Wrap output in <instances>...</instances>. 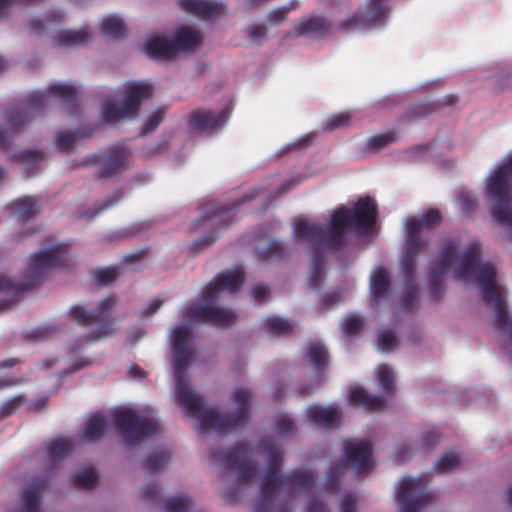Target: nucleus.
I'll use <instances>...</instances> for the list:
<instances>
[{"label":"nucleus","instance_id":"nucleus-1","mask_svg":"<svg viewBox=\"0 0 512 512\" xmlns=\"http://www.w3.org/2000/svg\"><path fill=\"white\" fill-rule=\"evenodd\" d=\"M458 245L451 239H444L437 258L432 264L429 276V293L433 301H439L444 294L443 276L457 264L458 278L473 279L480 288L481 297L494 305L495 326L503 330L507 328L509 345L507 352L512 357V318L509 319L506 308V290L497 284V271L490 262L481 261V245L470 243L459 255Z\"/></svg>","mask_w":512,"mask_h":512},{"label":"nucleus","instance_id":"nucleus-2","mask_svg":"<svg viewBox=\"0 0 512 512\" xmlns=\"http://www.w3.org/2000/svg\"><path fill=\"white\" fill-rule=\"evenodd\" d=\"M192 337L190 328L184 324L175 327L171 334V352L179 405L188 416L197 418L203 430L227 433L246 424L249 420L252 398L249 389L243 387L236 389L232 395L236 410L231 413H220L206 409L202 405L201 398L188 387L185 378L194 357Z\"/></svg>","mask_w":512,"mask_h":512},{"label":"nucleus","instance_id":"nucleus-3","mask_svg":"<svg viewBox=\"0 0 512 512\" xmlns=\"http://www.w3.org/2000/svg\"><path fill=\"white\" fill-rule=\"evenodd\" d=\"M377 205L369 197L359 198L352 207H339L329 219L328 230L324 225L306 219L294 222L293 230L296 238L311 244L312 267L309 275V286L319 289L322 285L325 270L324 258L328 250L340 251L346 246V232L359 230L366 232L375 224Z\"/></svg>","mask_w":512,"mask_h":512},{"label":"nucleus","instance_id":"nucleus-4","mask_svg":"<svg viewBox=\"0 0 512 512\" xmlns=\"http://www.w3.org/2000/svg\"><path fill=\"white\" fill-rule=\"evenodd\" d=\"M78 90L69 84H51L45 92L36 91L15 106L7 107L6 118L0 124V150H8L13 138L20 134L32 117L44 111L49 98L62 100L72 108L75 106Z\"/></svg>","mask_w":512,"mask_h":512},{"label":"nucleus","instance_id":"nucleus-5","mask_svg":"<svg viewBox=\"0 0 512 512\" xmlns=\"http://www.w3.org/2000/svg\"><path fill=\"white\" fill-rule=\"evenodd\" d=\"M245 278V271L242 268H235L225 274H219L204 287L203 299L184 309L183 318L224 327L234 324L237 314L234 311L218 307L216 301L221 291L238 292L243 286Z\"/></svg>","mask_w":512,"mask_h":512},{"label":"nucleus","instance_id":"nucleus-6","mask_svg":"<svg viewBox=\"0 0 512 512\" xmlns=\"http://www.w3.org/2000/svg\"><path fill=\"white\" fill-rule=\"evenodd\" d=\"M269 451L272 453L268 455V458L273 463L263 478L261 492L254 505V512H289L287 505L280 500L281 490L301 491L311 485L313 477L309 471L300 470L280 478L275 450Z\"/></svg>","mask_w":512,"mask_h":512},{"label":"nucleus","instance_id":"nucleus-7","mask_svg":"<svg viewBox=\"0 0 512 512\" xmlns=\"http://www.w3.org/2000/svg\"><path fill=\"white\" fill-rule=\"evenodd\" d=\"M66 261L67 256L61 244L40 250L32 255L21 283L0 276V292L19 295L23 291L32 289L45 279L49 271L64 267Z\"/></svg>","mask_w":512,"mask_h":512},{"label":"nucleus","instance_id":"nucleus-8","mask_svg":"<svg viewBox=\"0 0 512 512\" xmlns=\"http://www.w3.org/2000/svg\"><path fill=\"white\" fill-rule=\"evenodd\" d=\"M118 302L117 296L111 294L105 297L95 310H86L81 305L72 306L68 315L81 326L96 324V329L85 336L86 341L94 342L113 335L115 328L112 322V311Z\"/></svg>","mask_w":512,"mask_h":512},{"label":"nucleus","instance_id":"nucleus-9","mask_svg":"<svg viewBox=\"0 0 512 512\" xmlns=\"http://www.w3.org/2000/svg\"><path fill=\"white\" fill-rule=\"evenodd\" d=\"M202 43L201 34L188 26L178 28L171 39L154 37L146 42L151 58L171 60L180 52L194 51Z\"/></svg>","mask_w":512,"mask_h":512},{"label":"nucleus","instance_id":"nucleus-10","mask_svg":"<svg viewBox=\"0 0 512 512\" xmlns=\"http://www.w3.org/2000/svg\"><path fill=\"white\" fill-rule=\"evenodd\" d=\"M113 424L116 434L128 445L139 444L157 431L153 419L141 416L132 409L115 411Z\"/></svg>","mask_w":512,"mask_h":512},{"label":"nucleus","instance_id":"nucleus-11","mask_svg":"<svg viewBox=\"0 0 512 512\" xmlns=\"http://www.w3.org/2000/svg\"><path fill=\"white\" fill-rule=\"evenodd\" d=\"M132 150L124 145H113L103 152L88 155L82 162L83 166H99L96 177L108 180L119 176L132 166Z\"/></svg>","mask_w":512,"mask_h":512},{"label":"nucleus","instance_id":"nucleus-12","mask_svg":"<svg viewBox=\"0 0 512 512\" xmlns=\"http://www.w3.org/2000/svg\"><path fill=\"white\" fill-rule=\"evenodd\" d=\"M153 86L144 82H132L127 88L125 100L122 103L106 101L103 109V118L106 122L113 123L123 118L137 116L140 104L152 95Z\"/></svg>","mask_w":512,"mask_h":512},{"label":"nucleus","instance_id":"nucleus-13","mask_svg":"<svg viewBox=\"0 0 512 512\" xmlns=\"http://www.w3.org/2000/svg\"><path fill=\"white\" fill-rule=\"evenodd\" d=\"M208 460L212 467L223 473L234 474L239 481H246L258 471L247 450H212Z\"/></svg>","mask_w":512,"mask_h":512},{"label":"nucleus","instance_id":"nucleus-14","mask_svg":"<svg viewBox=\"0 0 512 512\" xmlns=\"http://www.w3.org/2000/svg\"><path fill=\"white\" fill-rule=\"evenodd\" d=\"M140 500L146 505L159 506L164 512H204L188 494L181 493L165 499L157 483H145L138 492Z\"/></svg>","mask_w":512,"mask_h":512},{"label":"nucleus","instance_id":"nucleus-15","mask_svg":"<svg viewBox=\"0 0 512 512\" xmlns=\"http://www.w3.org/2000/svg\"><path fill=\"white\" fill-rule=\"evenodd\" d=\"M390 0H367V9L364 12H357L350 18L341 21L338 29L341 32L349 33L357 30L372 29L383 26L389 15Z\"/></svg>","mask_w":512,"mask_h":512},{"label":"nucleus","instance_id":"nucleus-16","mask_svg":"<svg viewBox=\"0 0 512 512\" xmlns=\"http://www.w3.org/2000/svg\"><path fill=\"white\" fill-rule=\"evenodd\" d=\"M430 494L421 478L403 477L396 484V501L399 512H421Z\"/></svg>","mask_w":512,"mask_h":512},{"label":"nucleus","instance_id":"nucleus-17","mask_svg":"<svg viewBox=\"0 0 512 512\" xmlns=\"http://www.w3.org/2000/svg\"><path fill=\"white\" fill-rule=\"evenodd\" d=\"M421 232L416 230L415 224L406 225L405 252L401 261V273L409 281L416 271V262L419 254L428 247L429 240H424Z\"/></svg>","mask_w":512,"mask_h":512},{"label":"nucleus","instance_id":"nucleus-18","mask_svg":"<svg viewBox=\"0 0 512 512\" xmlns=\"http://www.w3.org/2000/svg\"><path fill=\"white\" fill-rule=\"evenodd\" d=\"M257 193V190L251 191L237 201L232 207L211 205L207 214L196 220V228L212 227L225 228L234 221L236 208L247 201H251Z\"/></svg>","mask_w":512,"mask_h":512},{"label":"nucleus","instance_id":"nucleus-19","mask_svg":"<svg viewBox=\"0 0 512 512\" xmlns=\"http://www.w3.org/2000/svg\"><path fill=\"white\" fill-rule=\"evenodd\" d=\"M227 110H195L191 113L188 126L189 129L197 134L212 133L220 130L229 119Z\"/></svg>","mask_w":512,"mask_h":512},{"label":"nucleus","instance_id":"nucleus-20","mask_svg":"<svg viewBox=\"0 0 512 512\" xmlns=\"http://www.w3.org/2000/svg\"><path fill=\"white\" fill-rule=\"evenodd\" d=\"M333 23L323 16L313 15L303 18L295 26V36H311L315 39H325L332 31Z\"/></svg>","mask_w":512,"mask_h":512},{"label":"nucleus","instance_id":"nucleus-21","mask_svg":"<svg viewBox=\"0 0 512 512\" xmlns=\"http://www.w3.org/2000/svg\"><path fill=\"white\" fill-rule=\"evenodd\" d=\"M306 417L315 426L324 429L338 427L341 422L338 409L332 406L310 405L306 409Z\"/></svg>","mask_w":512,"mask_h":512},{"label":"nucleus","instance_id":"nucleus-22","mask_svg":"<svg viewBox=\"0 0 512 512\" xmlns=\"http://www.w3.org/2000/svg\"><path fill=\"white\" fill-rule=\"evenodd\" d=\"M181 8L195 16L209 19L225 12V5L214 0H180Z\"/></svg>","mask_w":512,"mask_h":512},{"label":"nucleus","instance_id":"nucleus-23","mask_svg":"<svg viewBox=\"0 0 512 512\" xmlns=\"http://www.w3.org/2000/svg\"><path fill=\"white\" fill-rule=\"evenodd\" d=\"M106 430L107 417L101 412H96L85 421L79 437L82 442L94 443L105 436Z\"/></svg>","mask_w":512,"mask_h":512},{"label":"nucleus","instance_id":"nucleus-24","mask_svg":"<svg viewBox=\"0 0 512 512\" xmlns=\"http://www.w3.org/2000/svg\"><path fill=\"white\" fill-rule=\"evenodd\" d=\"M42 489L38 483L24 487L20 493L16 506L17 512H40Z\"/></svg>","mask_w":512,"mask_h":512},{"label":"nucleus","instance_id":"nucleus-25","mask_svg":"<svg viewBox=\"0 0 512 512\" xmlns=\"http://www.w3.org/2000/svg\"><path fill=\"white\" fill-rule=\"evenodd\" d=\"M349 401L355 405L361 406L369 412L380 411L386 405L385 398L378 395H371L362 387H356L350 391Z\"/></svg>","mask_w":512,"mask_h":512},{"label":"nucleus","instance_id":"nucleus-26","mask_svg":"<svg viewBox=\"0 0 512 512\" xmlns=\"http://www.w3.org/2000/svg\"><path fill=\"white\" fill-rule=\"evenodd\" d=\"M390 278L384 267H378L370 277V294L374 303L386 299L390 291Z\"/></svg>","mask_w":512,"mask_h":512},{"label":"nucleus","instance_id":"nucleus-27","mask_svg":"<svg viewBox=\"0 0 512 512\" xmlns=\"http://www.w3.org/2000/svg\"><path fill=\"white\" fill-rule=\"evenodd\" d=\"M12 161L24 166V174L27 177L33 176L39 169L44 160V155L40 150L28 149L12 155Z\"/></svg>","mask_w":512,"mask_h":512},{"label":"nucleus","instance_id":"nucleus-28","mask_svg":"<svg viewBox=\"0 0 512 512\" xmlns=\"http://www.w3.org/2000/svg\"><path fill=\"white\" fill-rule=\"evenodd\" d=\"M308 361L313 366L314 370L321 372L328 367L329 354L323 344L317 341H310L307 351Z\"/></svg>","mask_w":512,"mask_h":512},{"label":"nucleus","instance_id":"nucleus-29","mask_svg":"<svg viewBox=\"0 0 512 512\" xmlns=\"http://www.w3.org/2000/svg\"><path fill=\"white\" fill-rule=\"evenodd\" d=\"M346 459L351 467L357 472L362 473L369 470L374 465L372 450H346Z\"/></svg>","mask_w":512,"mask_h":512},{"label":"nucleus","instance_id":"nucleus-30","mask_svg":"<svg viewBox=\"0 0 512 512\" xmlns=\"http://www.w3.org/2000/svg\"><path fill=\"white\" fill-rule=\"evenodd\" d=\"M91 40L90 31L88 28H81L79 30H62L59 32L56 39L57 46L77 45L83 44Z\"/></svg>","mask_w":512,"mask_h":512},{"label":"nucleus","instance_id":"nucleus-31","mask_svg":"<svg viewBox=\"0 0 512 512\" xmlns=\"http://www.w3.org/2000/svg\"><path fill=\"white\" fill-rule=\"evenodd\" d=\"M100 29L104 36L114 39H122L126 36L124 21L116 15L106 16L101 23Z\"/></svg>","mask_w":512,"mask_h":512},{"label":"nucleus","instance_id":"nucleus-32","mask_svg":"<svg viewBox=\"0 0 512 512\" xmlns=\"http://www.w3.org/2000/svg\"><path fill=\"white\" fill-rule=\"evenodd\" d=\"M285 246L278 240H271L268 244L256 252L259 262L279 261L284 258Z\"/></svg>","mask_w":512,"mask_h":512},{"label":"nucleus","instance_id":"nucleus-33","mask_svg":"<svg viewBox=\"0 0 512 512\" xmlns=\"http://www.w3.org/2000/svg\"><path fill=\"white\" fill-rule=\"evenodd\" d=\"M265 330L274 336L289 335L294 324L288 319L279 316H268L263 322Z\"/></svg>","mask_w":512,"mask_h":512},{"label":"nucleus","instance_id":"nucleus-34","mask_svg":"<svg viewBox=\"0 0 512 512\" xmlns=\"http://www.w3.org/2000/svg\"><path fill=\"white\" fill-rule=\"evenodd\" d=\"M172 455L168 450H153L145 459L143 468L155 472L163 470L171 462Z\"/></svg>","mask_w":512,"mask_h":512},{"label":"nucleus","instance_id":"nucleus-35","mask_svg":"<svg viewBox=\"0 0 512 512\" xmlns=\"http://www.w3.org/2000/svg\"><path fill=\"white\" fill-rule=\"evenodd\" d=\"M72 483L82 489H92L98 483V473L93 467L81 469L71 476Z\"/></svg>","mask_w":512,"mask_h":512},{"label":"nucleus","instance_id":"nucleus-36","mask_svg":"<svg viewBox=\"0 0 512 512\" xmlns=\"http://www.w3.org/2000/svg\"><path fill=\"white\" fill-rule=\"evenodd\" d=\"M403 278L405 281V290L400 298V306L404 310H410L418 303V287L415 280V273H413L412 279L410 281L407 276H403Z\"/></svg>","mask_w":512,"mask_h":512},{"label":"nucleus","instance_id":"nucleus-37","mask_svg":"<svg viewBox=\"0 0 512 512\" xmlns=\"http://www.w3.org/2000/svg\"><path fill=\"white\" fill-rule=\"evenodd\" d=\"M442 221L441 212L438 209L431 208L421 215L419 219L412 218L407 224H415L416 230L421 232L424 228H431Z\"/></svg>","mask_w":512,"mask_h":512},{"label":"nucleus","instance_id":"nucleus-38","mask_svg":"<svg viewBox=\"0 0 512 512\" xmlns=\"http://www.w3.org/2000/svg\"><path fill=\"white\" fill-rule=\"evenodd\" d=\"M121 273L122 268L120 266H109L94 270L92 276L97 284L108 286L114 283Z\"/></svg>","mask_w":512,"mask_h":512},{"label":"nucleus","instance_id":"nucleus-39","mask_svg":"<svg viewBox=\"0 0 512 512\" xmlns=\"http://www.w3.org/2000/svg\"><path fill=\"white\" fill-rule=\"evenodd\" d=\"M377 383L387 396L395 393L394 377L392 369L387 365H380L377 369Z\"/></svg>","mask_w":512,"mask_h":512},{"label":"nucleus","instance_id":"nucleus-40","mask_svg":"<svg viewBox=\"0 0 512 512\" xmlns=\"http://www.w3.org/2000/svg\"><path fill=\"white\" fill-rule=\"evenodd\" d=\"M397 140V136L393 131L377 134L370 137L367 141V150L371 153H376L386 145L393 143Z\"/></svg>","mask_w":512,"mask_h":512},{"label":"nucleus","instance_id":"nucleus-41","mask_svg":"<svg viewBox=\"0 0 512 512\" xmlns=\"http://www.w3.org/2000/svg\"><path fill=\"white\" fill-rule=\"evenodd\" d=\"M275 430L281 436H293L297 430L295 420L287 414H279L275 418Z\"/></svg>","mask_w":512,"mask_h":512},{"label":"nucleus","instance_id":"nucleus-42","mask_svg":"<svg viewBox=\"0 0 512 512\" xmlns=\"http://www.w3.org/2000/svg\"><path fill=\"white\" fill-rule=\"evenodd\" d=\"M13 210L23 219H28L36 211V202L32 197H24L12 203Z\"/></svg>","mask_w":512,"mask_h":512},{"label":"nucleus","instance_id":"nucleus-43","mask_svg":"<svg viewBox=\"0 0 512 512\" xmlns=\"http://www.w3.org/2000/svg\"><path fill=\"white\" fill-rule=\"evenodd\" d=\"M460 465V458L453 451H446L436 462L435 468L446 473L454 470Z\"/></svg>","mask_w":512,"mask_h":512},{"label":"nucleus","instance_id":"nucleus-44","mask_svg":"<svg viewBox=\"0 0 512 512\" xmlns=\"http://www.w3.org/2000/svg\"><path fill=\"white\" fill-rule=\"evenodd\" d=\"M457 202L464 215H472L478 208V199L471 192H461L457 197Z\"/></svg>","mask_w":512,"mask_h":512},{"label":"nucleus","instance_id":"nucleus-45","mask_svg":"<svg viewBox=\"0 0 512 512\" xmlns=\"http://www.w3.org/2000/svg\"><path fill=\"white\" fill-rule=\"evenodd\" d=\"M24 402L25 398L22 394L13 396L4 401L0 406V420L15 414Z\"/></svg>","mask_w":512,"mask_h":512},{"label":"nucleus","instance_id":"nucleus-46","mask_svg":"<svg viewBox=\"0 0 512 512\" xmlns=\"http://www.w3.org/2000/svg\"><path fill=\"white\" fill-rule=\"evenodd\" d=\"M78 137L79 135L76 131L58 132L55 137L57 150L61 152L69 151Z\"/></svg>","mask_w":512,"mask_h":512},{"label":"nucleus","instance_id":"nucleus-47","mask_svg":"<svg viewBox=\"0 0 512 512\" xmlns=\"http://www.w3.org/2000/svg\"><path fill=\"white\" fill-rule=\"evenodd\" d=\"M351 116L348 112H341L330 116L324 123V129L332 131L344 126L350 122Z\"/></svg>","mask_w":512,"mask_h":512},{"label":"nucleus","instance_id":"nucleus-48","mask_svg":"<svg viewBox=\"0 0 512 512\" xmlns=\"http://www.w3.org/2000/svg\"><path fill=\"white\" fill-rule=\"evenodd\" d=\"M164 119V110L159 108L148 116L143 124L141 135L154 131Z\"/></svg>","mask_w":512,"mask_h":512},{"label":"nucleus","instance_id":"nucleus-49","mask_svg":"<svg viewBox=\"0 0 512 512\" xmlns=\"http://www.w3.org/2000/svg\"><path fill=\"white\" fill-rule=\"evenodd\" d=\"M246 35L250 40L261 44L267 37V27L262 23H252L246 28Z\"/></svg>","mask_w":512,"mask_h":512},{"label":"nucleus","instance_id":"nucleus-50","mask_svg":"<svg viewBox=\"0 0 512 512\" xmlns=\"http://www.w3.org/2000/svg\"><path fill=\"white\" fill-rule=\"evenodd\" d=\"M122 198V194L120 191L115 192L114 194L110 195L104 202L102 203H96L95 204V210L93 212H87V216L90 218L96 217L98 214L102 213L103 211L107 210L108 208L112 207L116 203H118Z\"/></svg>","mask_w":512,"mask_h":512},{"label":"nucleus","instance_id":"nucleus-51","mask_svg":"<svg viewBox=\"0 0 512 512\" xmlns=\"http://www.w3.org/2000/svg\"><path fill=\"white\" fill-rule=\"evenodd\" d=\"M362 326L363 320L357 315L346 317L342 323L343 331L350 336L358 333Z\"/></svg>","mask_w":512,"mask_h":512},{"label":"nucleus","instance_id":"nucleus-52","mask_svg":"<svg viewBox=\"0 0 512 512\" xmlns=\"http://www.w3.org/2000/svg\"><path fill=\"white\" fill-rule=\"evenodd\" d=\"M396 342V337L390 330L380 333L378 337V347L383 352H387L395 348Z\"/></svg>","mask_w":512,"mask_h":512},{"label":"nucleus","instance_id":"nucleus-53","mask_svg":"<svg viewBox=\"0 0 512 512\" xmlns=\"http://www.w3.org/2000/svg\"><path fill=\"white\" fill-rule=\"evenodd\" d=\"M434 110V106L429 102H419L409 109V116L413 118L426 117Z\"/></svg>","mask_w":512,"mask_h":512},{"label":"nucleus","instance_id":"nucleus-54","mask_svg":"<svg viewBox=\"0 0 512 512\" xmlns=\"http://www.w3.org/2000/svg\"><path fill=\"white\" fill-rule=\"evenodd\" d=\"M75 441L71 437L56 436L46 443L45 448H73Z\"/></svg>","mask_w":512,"mask_h":512},{"label":"nucleus","instance_id":"nucleus-55","mask_svg":"<svg viewBox=\"0 0 512 512\" xmlns=\"http://www.w3.org/2000/svg\"><path fill=\"white\" fill-rule=\"evenodd\" d=\"M268 293L269 287L264 283H258L254 285L250 290L251 297L255 302L264 301L267 298Z\"/></svg>","mask_w":512,"mask_h":512},{"label":"nucleus","instance_id":"nucleus-56","mask_svg":"<svg viewBox=\"0 0 512 512\" xmlns=\"http://www.w3.org/2000/svg\"><path fill=\"white\" fill-rule=\"evenodd\" d=\"M287 13L283 7H277L275 9H272L268 15L267 19L272 25H278L282 22H284L287 18Z\"/></svg>","mask_w":512,"mask_h":512},{"label":"nucleus","instance_id":"nucleus-57","mask_svg":"<svg viewBox=\"0 0 512 512\" xmlns=\"http://www.w3.org/2000/svg\"><path fill=\"white\" fill-rule=\"evenodd\" d=\"M356 497L352 494H345L340 501V512H356Z\"/></svg>","mask_w":512,"mask_h":512},{"label":"nucleus","instance_id":"nucleus-58","mask_svg":"<svg viewBox=\"0 0 512 512\" xmlns=\"http://www.w3.org/2000/svg\"><path fill=\"white\" fill-rule=\"evenodd\" d=\"M42 0H0V16L11 9L16 4H36Z\"/></svg>","mask_w":512,"mask_h":512},{"label":"nucleus","instance_id":"nucleus-59","mask_svg":"<svg viewBox=\"0 0 512 512\" xmlns=\"http://www.w3.org/2000/svg\"><path fill=\"white\" fill-rule=\"evenodd\" d=\"M162 301L158 298L151 299L147 306L141 311V317L146 318L152 316L162 305Z\"/></svg>","mask_w":512,"mask_h":512},{"label":"nucleus","instance_id":"nucleus-60","mask_svg":"<svg viewBox=\"0 0 512 512\" xmlns=\"http://www.w3.org/2000/svg\"><path fill=\"white\" fill-rule=\"evenodd\" d=\"M441 435L438 431L435 429H432L426 433L423 434V443L425 445V448H431L432 446L436 445L440 439Z\"/></svg>","mask_w":512,"mask_h":512},{"label":"nucleus","instance_id":"nucleus-61","mask_svg":"<svg viewBox=\"0 0 512 512\" xmlns=\"http://www.w3.org/2000/svg\"><path fill=\"white\" fill-rule=\"evenodd\" d=\"M305 512H329L326 505L319 499H311L307 503Z\"/></svg>","mask_w":512,"mask_h":512},{"label":"nucleus","instance_id":"nucleus-62","mask_svg":"<svg viewBox=\"0 0 512 512\" xmlns=\"http://www.w3.org/2000/svg\"><path fill=\"white\" fill-rule=\"evenodd\" d=\"M217 238H218V235L213 232L210 235H205V236L197 239L194 242V245L196 246V248H202L205 246H209V245L213 244Z\"/></svg>","mask_w":512,"mask_h":512},{"label":"nucleus","instance_id":"nucleus-63","mask_svg":"<svg viewBox=\"0 0 512 512\" xmlns=\"http://www.w3.org/2000/svg\"><path fill=\"white\" fill-rule=\"evenodd\" d=\"M408 450H396L392 456V462L395 466L404 464L411 456L408 455Z\"/></svg>","mask_w":512,"mask_h":512},{"label":"nucleus","instance_id":"nucleus-64","mask_svg":"<svg viewBox=\"0 0 512 512\" xmlns=\"http://www.w3.org/2000/svg\"><path fill=\"white\" fill-rule=\"evenodd\" d=\"M20 383H21V380L14 378V377H10V376L0 377V390L8 388V387L16 386Z\"/></svg>","mask_w":512,"mask_h":512}]
</instances>
